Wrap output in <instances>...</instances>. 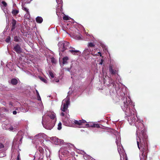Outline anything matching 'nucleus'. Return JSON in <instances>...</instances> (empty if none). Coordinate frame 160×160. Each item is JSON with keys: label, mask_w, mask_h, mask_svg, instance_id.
Returning <instances> with one entry per match:
<instances>
[{"label": "nucleus", "mask_w": 160, "mask_h": 160, "mask_svg": "<svg viewBox=\"0 0 160 160\" xmlns=\"http://www.w3.org/2000/svg\"><path fill=\"white\" fill-rule=\"evenodd\" d=\"M128 120L131 125H135L137 128V132H139L141 131L139 136L137 138V143L138 148L142 152V156L144 159H146L148 152V136L146 134L143 124L137 120L134 113L128 117Z\"/></svg>", "instance_id": "nucleus-1"}, {"label": "nucleus", "mask_w": 160, "mask_h": 160, "mask_svg": "<svg viewBox=\"0 0 160 160\" xmlns=\"http://www.w3.org/2000/svg\"><path fill=\"white\" fill-rule=\"evenodd\" d=\"M48 116L47 118V120L45 123L43 120L42 121V124L46 129L51 130L55 125V122L56 121L55 114L53 112H50L48 114Z\"/></svg>", "instance_id": "nucleus-2"}, {"label": "nucleus", "mask_w": 160, "mask_h": 160, "mask_svg": "<svg viewBox=\"0 0 160 160\" xmlns=\"http://www.w3.org/2000/svg\"><path fill=\"white\" fill-rule=\"evenodd\" d=\"M60 51L63 52L69 46V42L65 41L59 42L58 44Z\"/></svg>", "instance_id": "nucleus-3"}, {"label": "nucleus", "mask_w": 160, "mask_h": 160, "mask_svg": "<svg viewBox=\"0 0 160 160\" xmlns=\"http://www.w3.org/2000/svg\"><path fill=\"white\" fill-rule=\"evenodd\" d=\"M13 50L17 53L20 54L22 52V49L18 43H16L14 46Z\"/></svg>", "instance_id": "nucleus-4"}, {"label": "nucleus", "mask_w": 160, "mask_h": 160, "mask_svg": "<svg viewBox=\"0 0 160 160\" xmlns=\"http://www.w3.org/2000/svg\"><path fill=\"white\" fill-rule=\"evenodd\" d=\"M132 101H122V102L121 104V107L123 110H125L128 108L129 104Z\"/></svg>", "instance_id": "nucleus-5"}, {"label": "nucleus", "mask_w": 160, "mask_h": 160, "mask_svg": "<svg viewBox=\"0 0 160 160\" xmlns=\"http://www.w3.org/2000/svg\"><path fill=\"white\" fill-rule=\"evenodd\" d=\"M70 104V101H65V102L62 103V104L61 106V110L64 112H65L67 109L68 106Z\"/></svg>", "instance_id": "nucleus-6"}, {"label": "nucleus", "mask_w": 160, "mask_h": 160, "mask_svg": "<svg viewBox=\"0 0 160 160\" xmlns=\"http://www.w3.org/2000/svg\"><path fill=\"white\" fill-rule=\"evenodd\" d=\"M74 123L76 125H78L79 126H81L80 127H86L85 125L84 126V124L87 123L86 121L85 120L82 119L81 120H74Z\"/></svg>", "instance_id": "nucleus-7"}, {"label": "nucleus", "mask_w": 160, "mask_h": 160, "mask_svg": "<svg viewBox=\"0 0 160 160\" xmlns=\"http://www.w3.org/2000/svg\"><path fill=\"white\" fill-rule=\"evenodd\" d=\"M52 140L53 143L56 145H58L62 143V141H61V140L58 139L56 137H54L52 138Z\"/></svg>", "instance_id": "nucleus-8"}, {"label": "nucleus", "mask_w": 160, "mask_h": 160, "mask_svg": "<svg viewBox=\"0 0 160 160\" xmlns=\"http://www.w3.org/2000/svg\"><path fill=\"white\" fill-rule=\"evenodd\" d=\"M16 22L17 21L15 20L14 19H13L12 20L11 24H12V26H11V31H13L16 28Z\"/></svg>", "instance_id": "nucleus-9"}, {"label": "nucleus", "mask_w": 160, "mask_h": 160, "mask_svg": "<svg viewBox=\"0 0 160 160\" xmlns=\"http://www.w3.org/2000/svg\"><path fill=\"white\" fill-rule=\"evenodd\" d=\"M86 127H96L97 128H99L100 126L99 124H93L92 125L91 124H89L88 123L85 124V126Z\"/></svg>", "instance_id": "nucleus-10"}, {"label": "nucleus", "mask_w": 160, "mask_h": 160, "mask_svg": "<svg viewBox=\"0 0 160 160\" xmlns=\"http://www.w3.org/2000/svg\"><path fill=\"white\" fill-rule=\"evenodd\" d=\"M109 70L110 72L112 75H114L116 74V71L113 69L112 66L110 65L109 67Z\"/></svg>", "instance_id": "nucleus-11"}, {"label": "nucleus", "mask_w": 160, "mask_h": 160, "mask_svg": "<svg viewBox=\"0 0 160 160\" xmlns=\"http://www.w3.org/2000/svg\"><path fill=\"white\" fill-rule=\"evenodd\" d=\"M71 49L69 50V52L73 55H76L75 53H80V52L79 50H75L73 48L71 47Z\"/></svg>", "instance_id": "nucleus-12"}, {"label": "nucleus", "mask_w": 160, "mask_h": 160, "mask_svg": "<svg viewBox=\"0 0 160 160\" xmlns=\"http://www.w3.org/2000/svg\"><path fill=\"white\" fill-rule=\"evenodd\" d=\"M36 20L37 23H41L43 21V19L41 17L38 16L36 18Z\"/></svg>", "instance_id": "nucleus-13"}, {"label": "nucleus", "mask_w": 160, "mask_h": 160, "mask_svg": "<svg viewBox=\"0 0 160 160\" xmlns=\"http://www.w3.org/2000/svg\"><path fill=\"white\" fill-rule=\"evenodd\" d=\"M21 40L22 39L19 36L17 35L14 36L13 40L15 42H20Z\"/></svg>", "instance_id": "nucleus-14"}, {"label": "nucleus", "mask_w": 160, "mask_h": 160, "mask_svg": "<svg viewBox=\"0 0 160 160\" xmlns=\"http://www.w3.org/2000/svg\"><path fill=\"white\" fill-rule=\"evenodd\" d=\"M11 83L13 85H16L18 83V81L16 78H12L11 80Z\"/></svg>", "instance_id": "nucleus-15"}, {"label": "nucleus", "mask_w": 160, "mask_h": 160, "mask_svg": "<svg viewBox=\"0 0 160 160\" xmlns=\"http://www.w3.org/2000/svg\"><path fill=\"white\" fill-rule=\"evenodd\" d=\"M69 58L67 57H64L62 59V63L63 64H67L68 63L67 61L68 60Z\"/></svg>", "instance_id": "nucleus-16"}, {"label": "nucleus", "mask_w": 160, "mask_h": 160, "mask_svg": "<svg viewBox=\"0 0 160 160\" xmlns=\"http://www.w3.org/2000/svg\"><path fill=\"white\" fill-rule=\"evenodd\" d=\"M19 10L16 9L12 10V13L13 16H16L19 13Z\"/></svg>", "instance_id": "nucleus-17"}, {"label": "nucleus", "mask_w": 160, "mask_h": 160, "mask_svg": "<svg viewBox=\"0 0 160 160\" xmlns=\"http://www.w3.org/2000/svg\"><path fill=\"white\" fill-rule=\"evenodd\" d=\"M91 52L88 49H85L83 51V53L85 55H87L89 54Z\"/></svg>", "instance_id": "nucleus-18"}, {"label": "nucleus", "mask_w": 160, "mask_h": 160, "mask_svg": "<svg viewBox=\"0 0 160 160\" xmlns=\"http://www.w3.org/2000/svg\"><path fill=\"white\" fill-rule=\"evenodd\" d=\"M24 17L26 19H29L30 18V16L29 12H26V13L24 16Z\"/></svg>", "instance_id": "nucleus-19"}, {"label": "nucleus", "mask_w": 160, "mask_h": 160, "mask_svg": "<svg viewBox=\"0 0 160 160\" xmlns=\"http://www.w3.org/2000/svg\"><path fill=\"white\" fill-rule=\"evenodd\" d=\"M36 91L37 95V100H41V98H40L38 92L37 90H36Z\"/></svg>", "instance_id": "nucleus-20"}, {"label": "nucleus", "mask_w": 160, "mask_h": 160, "mask_svg": "<svg viewBox=\"0 0 160 160\" xmlns=\"http://www.w3.org/2000/svg\"><path fill=\"white\" fill-rule=\"evenodd\" d=\"M40 79L44 83H47V80L44 78H43L42 77H40Z\"/></svg>", "instance_id": "nucleus-21"}, {"label": "nucleus", "mask_w": 160, "mask_h": 160, "mask_svg": "<svg viewBox=\"0 0 160 160\" xmlns=\"http://www.w3.org/2000/svg\"><path fill=\"white\" fill-rule=\"evenodd\" d=\"M11 40V38L10 36H8L5 39V41L7 43H9Z\"/></svg>", "instance_id": "nucleus-22"}, {"label": "nucleus", "mask_w": 160, "mask_h": 160, "mask_svg": "<svg viewBox=\"0 0 160 160\" xmlns=\"http://www.w3.org/2000/svg\"><path fill=\"white\" fill-rule=\"evenodd\" d=\"M95 46V44L91 42L88 43V47H94Z\"/></svg>", "instance_id": "nucleus-23"}, {"label": "nucleus", "mask_w": 160, "mask_h": 160, "mask_svg": "<svg viewBox=\"0 0 160 160\" xmlns=\"http://www.w3.org/2000/svg\"><path fill=\"white\" fill-rule=\"evenodd\" d=\"M62 128V123L60 122L58 124V130H60Z\"/></svg>", "instance_id": "nucleus-24"}, {"label": "nucleus", "mask_w": 160, "mask_h": 160, "mask_svg": "<svg viewBox=\"0 0 160 160\" xmlns=\"http://www.w3.org/2000/svg\"><path fill=\"white\" fill-rule=\"evenodd\" d=\"M38 151L41 153H42L43 152L44 150L43 148L41 147H39L38 148Z\"/></svg>", "instance_id": "nucleus-25"}, {"label": "nucleus", "mask_w": 160, "mask_h": 160, "mask_svg": "<svg viewBox=\"0 0 160 160\" xmlns=\"http://www.w3.org/2000/svg\"><path fill=\"white\" fill-rule=\"evenodd\" d=\"M22 9L26 11V12H27L28 11V9L26 7H24V6H22Z\"/></svg>", "instance_id": "nucleus-26"}, {"label": "nucleus", "mask_w": 160, "mask_h": 160, "mask_svg": "<svg viewBox=\"0 0 160 160\" xmlns=\"http://www.w3.org/2000/svg\"><path fill=\"white\" fill-rule=\"evenodd\" d=\"M70 18L67 16H65L63 17V19L65 20H69Z\"/></svg>", "instance_id": "nucleus-27"}, {"label": "nucleus", "mask_w": 160, "mask_h": 160, "mask_svg": "<svg viewBox=\"0 0 160 160\" xmlns=\"http://www.w3.org/2000/svg\"><path fill=\"white\" fill-rule=\"evenodd\" d=\"M49 75L51 78H54V74L52 72H49Z\"/></svg>", "instance_id": "nucleus-28"}, {"label": "nucleus", "mask_w": 160, "mask_h": 160, "mask_svg": "<svg viewBox=\"0 0 160 160\" xmlns=\"http://www.w3.org/2000/svg\"><path fill=\"white\" fill-rule=\"evenodd\" d=\"M51 61L52 63H56L55 59L53 58H51Z\"/></svg>", "instance_id": "nucleus-29"}, {"label": "nucleus", "mask_w": 160, "mask_h": 160, "mask_svg": "<svg viewBox=\"0 0 160 160\" xmlns=\"http://www.w3.org/2000/svg\"><path fill=\"white\" fill-rule=\"evenodd\" d=\"M4 148V145L1 143H0V149H2Z\"/></svg>", "instance_id": "nucleus-30"}, {"label": "nucleus", "mask_w": 160, "mask_h": 160, "mask_svg": "<svg viewBox=\"0 0 160 160\" xmlns=\"http://www.w3.org/2000/svg\"><path fill=\"white\" fill-rule=\"evenodd\" d=\"M13 128L12 126H11L10 127L8 128V130L10 131H12L13 130Z\"/></svg>", "instance_id": "nucleus-31"}, {"label": "nucleus", "mask_w": 160, "mask_h": 160, "mask_svg": "<svg viewBox=\"0 0 160 160\" xmlns=\"http://www.w3.org/2000/svg\"><path fill=\"white\" fill-rule=\"evenodd\" d=\"M17 160H20V154L19 153L18 154L17 158Z\"/></svg>", "instance_id": "nucleus-32"}, {"label": "nucleus", "mask_w": 160, "mask_h": 160, "mask_svg": "<svg viewBox=\"0 0 160 160\" xmlns=\"http://www.w3.org/2000/svg\"><path fill=\"white\" fill-rule=\"evenodd\" d=\"M17 112L16 111H14L13 112V114L14 115L16 114H17Z\"/></svg>", "instance_id": "nucleus-33"}, {"label": "nucleus", "mask_w": 160, "mask_h": 160, "mask_svg": "<svg viewBox=\"0 0 160 160\" xmlns=\"http://www.w3.org/2000/svg\"><path fill=\"white\" fill-rule=\"evenodd\" d=\"M61 116H64V115H65V113L63 112H62L61 113Z\"/></svg>", "instance_id": "nucleus-34"}, {"label": "nucleus", "mask_w": 160, "mask_h": 160, "mask_svg": "<svg viewBox=\"0 0 160 160\" xmlns=\"http://www.w3.org/2000/svg\"><path fill=\"white\" fill-rule=\"evenodd\" d=\"M56 13H57V15H58V13H60L59 12H58V9H57V10H56Z\"/></svg>", "instance_id": "nucleus-35"}, {"label": "nucleus", "mask_w": 160, "mask_h": 160, "mask_svg": "<svg viewBox=\"0 0 160 160\" xmlns=\"http://www.w3.org/2000/svg\"><path fill=\"white\" fill-rule=\"evenodd\" d=\"M125 156V160H128L127 157L125 155H124Z\"/></svg>", "instance_id": "nucleus-36"}, {"label": "nucleus", "mask_w": 160, "mask_h": 160, "mask_svg": "<svg viewBox=\"0 0 160 160\" xmlns=\"http://www.w3.org/2000/svg\"><path fill=\"white\" fill-rule=\"evenodd\" d=\"M98 53L99 54V55H100V56H102V54H101V52H98Z\"/></svg>", "instance_id": "nucleus-37"}, {"label": "nucleus", "mask_w": 160, "mask_h": 160, "mask_svg": "<svg viewBox=\"0 0 160 160\" xmlns=\"http://www.w3.org/2000/svg\"><path fill=\"white\" fill-rule=\"evenodd\" d=\"M92 54L93 55V56H98V54H93L92 53Z\"/></svg>", "instance_id": "nucleus-38"}, {"label": "nucleus", "mask_w": 160, "mask_h": 160, "mask_svg": "<svg viewBox=\"0 0 160 160\" xmlns=\"http://www.w3.org/2000/svg\"><path fill=\"white\" fill-rule=\"evenodd\" d=\"M78 39H80V38H81V37L80 36H79L78 37Z\"/></svg>", "instance_id": "nucleus-39"}, {"label": "nucleus", "mask_w": 160, "mask_h": 160, "mask_svg": "<svg viewBox=\"0 0 160 160\" xmlns=\"http://www.w3.org/2000/svg\"><path fill=\"white\" fill-rule=\"evenodd\" d=\"M113 82H114V81H112V80L110 82V83L111 84V83H113Z\"/></svg>", "instance_id": "nucleus-40"}, {"label": "nucleus", "mask_w": 160, "mask_h": 160, "mask_svg": "<svg viewBox=\"0 0 160 160\" xmlns=\"http://www.w3.org/2000/svg\"><path fill=\"white\" fill-rule=\"evenodd\" d=\"M103 61V60H101V62H100V64H102Z\"/></svg>", "instance_id": "nucleus-41"}, {"label": "nucleus", "mask_w": 160, "mask_h": 160, "mask_svg": "<svg viewBox=\"0 0 160 160\" xmlns=\"http://www.w3.org/2000/svg\"><path fill=\"white\" fill-rule=\"evenodd\" d=\"M111 84L112 85H113V86H114V85L115 84V83H114V82H113V83H111Z\"/></svg>", "instance_id": "nucleus-42"}, {"label": "nucleus", "mask_w": 160, "mask_h": 160, "mask_svg": "<svg viewBox=\"0 0 160 160\" xmlns=\"http://www.w3.org/2000/svg\"><path fill=\"white\" fill-rule=\"evenodd\" d=\"M22 138H21V139H20V142H21V141H22Z\"/></svg>", "instance_id": "nucleus-43"}, {"label": "nucleus", "mask_w": 160, "mask_h": 160, "mask_svg": "<svg viewBox=\"0 0 160 160\" xmlns=\"http://www.w3.org/2000/svg\"><path fill=\"white\" fill-rule=\"evenodd\" d=\"M128 98H129V99H130V100H131V99L130 98V97H128Z\"/></svg>", "instance_id": "nucleus-44"}, {"label": "nucleus", "mask_w": 160, "mask_h": 160, "mask_svg": "<svg viewBox=\"0 0 160 160\" xmlns=\"http://www.w3.org/2000/svg\"><path fill=\"white\" fill-rule=\"evenodd\" d=\"M59 81V80H58V81H56V82H58Z\"/></svg>", "instance_id": "nucleus-45"}, {"label": "nucleus", "mask_w": 160, "mask_h": 160, "mask_svg": "<svg viewBox=\"0 0 160 160\" xmlns=\"http://www.w3.org/2000/svg\"><path fill=\"white\" fill-rule=\"evenodd\" d=\"M67 100H69V98H67Z\"/></svg>", "instance_id": "nucleus-46"}, {"label": "nucleus", "mask_w": 160, "mask_h": 160, "mask_svg": "<svg viewBox=\"0 0 160 160\" xmlns=\"http://www.w3.org/2000/svg\"><path fill=\"white\" fill-rule=\"evenodd\" d=\"M119 152V154H120V155H121V153H120V152Z\"/></svg>", "instance_id": "nucleus-47"}]
</instances>
